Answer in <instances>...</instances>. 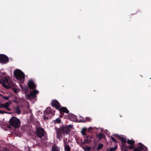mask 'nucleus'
Returning <instances> with one entry per match:
<instances>
[{"mask_svg":"<svg viewBox=\"0 0 151 151\" xmlns=\"http://www.w3.org/2000/svg\"><path fill=\"white\" fill-rule=\"evenodd\" d=\"M73 126V125H69L68 126H65L60 127L59 128H55L57 135V137L60 141L61 140V138L63 135L68 134L69 133L70 129Z\"/></svg>","mask_w":151,"mask_h":151,"instance_id":"obj_1","label":"nucleus"},{"mask_svg":"<svg viewBox=\"0 0 151 151\" xmlns=\"http://www.w3.org/2000/svg\"><path fill=\"white\" fill-rule=\"evenodd\" d=\"M9 123L11 126L16 129H18L20 126L21 122L19 119L13 116L10 119Z\"/></svg>","mask_w":151,"mask_h":151,"instance_id":"obj_2","label":"nucleus"},{"mask_svg":"<svg viewBox=\"0 0 151 151\" xmlns=\"http://www.w3.org/2000/svg\"><path fill=\"white\" fill-rule=\"evenodd\" d=\"M55 111L52 109L51 108L48 107L44 111L43 119L46 120H48L49 117L51 118V117L55 114Z\"/></svg>","mask_w":151,"mask_h":151,"instance_id":"obj_3","label":"nucleus"},{"mask_svg":"<svg viewBox=\"0 0 151 151\" xmlns=\"http://www.w3.org/2000/svg\"><path fill=\"white\" fill-rule=\"evenodd\" d=\"M14 76L17 79L20 80L24 79L25 75L20 70L17 69L14 72Z\"/></svg>","mask_w":151,"mask_h":151,"instance_id":"obj_4","label":"nucleus"},{"mask_svg":"<svg viewBox=\"0 0 151 151\" xmlns=\"http://www.w3.org/2000/svg\"><path fill=\"white\" fill-rule=\"evenodd\" d=\"M46 133L45 129L41 127H38L36 129V135L40 138H41L44 136L45 134Z\"/></svg>","mask_w":151,"mask_h":151,"instance_id":"obj_5","label":"nucleus"},{"mask_svg":"<svg viewBox=\"0 0 151 151\" xmlns=\"http://www.w3.org/2000/svg\"><path fill=\"white\" fill-rule=\"evenodd\" d=\"M39 93V91L34 89L32 91H30V94L26 95L28 99H35L37 97L36 95Z\"/></svg>","mask_w":151,"mask_h":151,"instance_id":"obj_6","label":"nucleus"},{"mask_svg":"<svg viewBox=\"0 0 151 151\" xmlns=\"http://www.w3.org/2000/svg\"><path fill=\"white\" fill-rule=\"evenodd\" d=\"M9 61L8 57L4 54H0V63L5 64Z\"/></svg>","mask_w":151,"mask_h":151,"instance_id":"obj_7","label":"nucleus"},{"mask_svg":"<svg viewBox=\"0 0 151 151\" xmlns=\"http://www.w3.org/2000/svg\"><path fill=\"white\" fill-rule=\"evenodd\" d=\"M12 102L11 101H9L4 104H1L0 106V108H3L6 109L7 111H10L11 109L9 108L10 105L11 104Z\"/></svg>","mask_w":151,"mask_h":151,"instance_id":"obj_8","label":"nucleus"},{"mask_svg":"<svg viewBox=\"0 0 151 151\" xmlns=\"http://www.w3.org/2000/svg\"><path fill=\"white\" fill-rule=\"evenodd\" d=\"M51 104L52 106L55 107L57 110H58L61 106L59 102L56 100H52Z\"/></svg>","mask_w":151,"mask_h":151,"instance_id":"obj_9","label":"nucleus"},{"mask_svg":"<svg viewBox=\"0 0 151 151\" xmlns=\"http://www.w3.org/2000/svg\"><path fill=\"white\" fill-rule=\"evenodd\" d=\"M58 110L60 112V115H62V116L63 115V113H68L69 112V110L66 107H62L60 108H59Z\"/></svg>","mask_w":151,"mask_h":151,"instance_id":"obj_10","label":"nucleus"},{"mask_svg":"<svg viewBox=\"0 0 151 151\" xmlns=\"http://www.w3.org/2000/svg\"><path fill=\"white\" fill-rule=\"evenodd\" d=\"M28 85V87L29 89H35L36 86L32 80L29 81Z\"/></svg>","mask_w":151,"mask_h":151,"instance_id":"obj_11","label":"nucleus"},{"mask_svg":"<svg viewBox=\"0 0 151 151\" xmlns=\"http://www.w3.org/2000/svg\"><path fill=\"white\" fill-rule=\"evenodd\" d=\"M117 137L120 140L122 143H126L127 142L126 139L123 137L119 136L118 135H116Z\"/></svg>","mask_w":151,"mask_h":151,"instance_id":"obj_12","label":"nucleus"},{"mask_svg":"<svg viewBox=\"0 0 151 151\" xmlns=\"http://www.w3.org/2000/svg\"><path fill=\"white\" fill-rule=\"evenodd\" d=\"M51 151H60L59 147L56 145H53L52 147Z\"/></svg>","mask_w":151,"mask_h":151,"instance_id":"obj_13","label":"nucleus"},{"mask_svg":"<svg viewBox=\"0 0 151 151\" xmlns=\"http://www.w3.org/2000/svg\"><path fill=\"white\" fill-rule=\"evenodd\" d=\"M96 137L100 140L105 137V135L102 133H99L98 135H96Z\"/></svg>","mask_w":151,"mask_h":151,"instance_id":"obj_14","label":"nucleus"},{"mask_svg":"<svg viewBox=\"0 0 151 151\" xmlns=\"http://www.w3.org/2000/svg\"><path fill=\"white\" fill-rule=\"evenodd\" d=\"M91 119L90 118L87 117L86 118L85 120H81V121L80 122L83 123H85L86 122V121H88L89 122H90L91 121Z\"/></svg>","mask_w":151,"mask_h":151,"instance_id":"obj_15","label":"nucleus"},{"mask_svg":"<svg viewBox=\"0 0 151 151\" xmlns=\"http://www.w3.org/2000/svg\"><path fill=\"white\" fill-rule=\"evenodd\" d=\"M8 78H9V77H5L4 78L3 80L2 81L3 82L6 83L8 84H9V79Z\"/></svg>","mask_w":151,"mask_h":151,"instance_id":"obj_16","label":"nucleus"},{"mask_svg":"<svg viewBox=\"0 0 151 151\" xmlns=\"http://www.w3.org/2000/svg\"><path fill=\"white\" fill-rule=\"evenodd\" d=\"M127 142L130 145H133L134 144V141L133 140L128 139L127 140Z\"/></svg>","mask_w":151,"mask_h":151,"instance_id":"obj_17","label":"nucleus"},{"mask_svg":"<svg viewBox=\"0 0 151 151\" xmlns=\"http://www.w3.org/2000/svg\"><path fill=\"white\" fill-rule=\"evenodd\" d=\"M61 121V120L59 118H58L56 119L55 120H54L53 121V122L54 123V124H60V123Z\"/></svg>","mask_w":151,"mask_h":151,"instance_id":"obj_18","label":"nucleus"},{"mask_svg":"<svg viewBox=\"0 0 151 151\" xmlns=\"http://www.w3.org/2000/svg\"><path fill=\"white\" fill-rule=\"evenodd\" d=\"M103 145L101 143H99V145H98L97 148H96V150L97 151L99 150H101L102 148H103Z\"/></svg>","mask_w":151,"mask_h":151,"instance_id":"obj_19","label":"nucleus"},{"mask_svg":"<svg viewBox=\"0 0 151 151\" xmlns=\"http://www.w3.org/2000/svg\"><path fill=\"white\" fill-rule=\"evenodd\" d=\"M77 116L74 115L73 114H70L69 115V119L73 118L76 120H77Z\"/></svg>","mask_w":151,"mask_h":151,"instance_id":"obj_20","label":"nucleus"},{"mask_svg":"<svg viewBox=\"0 0 151 151\" xmlns=\"http://www.w3.org/2000/svg\"><path fill=\"white\" fill-rule=\"evenodd\" d=\"M91 140L89 139L88 138H85L84 139V141L83 142L84 143L89 144L91 142Z\"/></svg>","mask_w":151,"mask_h":151,"instance_id":"obj_21","label":"nucleus"},{"mask_svg":"<svg viewBox=\"0 0 151 151\" xmlns=\"http://www.w3.org/2000/svg\"><path fill=\"white\" fill-rule=\"evenodd\" d=\"M87 130V129L86 128H83L82 129L81 131V134L83 135H84L86 134V132Z\"/></svg>","mask_w":151,"mask_h":151,"instance_id":"obj_22","label":"nucleus"},{"mask_svg":"<svg viewBox=\"0 0 151 151\" xmlns=\"http://www.w3.org/2000/svg\"><path fill=\"white\" fill-rule=\"evenodd\" d=\"M64 150L65 151H70L71 148L69 145H68L64 147Z\"/></svg>","mask_w":151,"mask_h":151,"instance_id":"obj_23","label":"nucleus"},{"mask_svg":"<svg viewBox=\"0 0 151 151\" xmlns=\"http://www.w3.org/2000/svg\"><path fill=\"white\" fill-rule=\"evenodd\" d=\"M16 112L18 114H20L21 113V110L18 106H17L16 108Z\"/></svg>","mask_w":151,"mask_h":151,"instance_id":"obj_24","label":"nucleus"},{"mask_svg":"<svg viewBox=\"0 0 151 151\" xmlns=\"http://www.w3.org/2000/svg\"><path fill=\"white\" fill-rule=\"evenodd\" d=\"M142 147H138L137 148H135L133 150V151H141L142 150Z\"/></svg>","mask_w":151,"mask_h":151,"instance_id":"obj_25","label":"nucleus"},{"mask_svg":"<svg viewBox=\"0 0 151 151\" xmlns=\"http://www.w3.org/2000/svg\"><path fill=\"white\" fill-rule=\"evenodd\" d=\"M117 149V146H115L114 147L110 148L109 150L107 151H114Z\"/></svg>","mask_w":151,"mask_h":151,"instance_id":"obj_26","label":"nucleus"},{"mask_svg":"<svg viewBox=\"0 0 151 151\" xmlns=\"http://www.w3.org/2000/svg\"><path fill=\"white\" fill-rule=\"evenodd\" d=\"M1 84L2 86L4 87L5 88H8L9 87V86L6 85V83H2Z\"/></svg>","mask_w":151,"mask_h":151,"instance_id":"obj_27","label":"nucleus"},{"mask_svg":"<svg viewBox=\"0 0 151 151\" xmlns=\"http://www.w3.org/2000/svg\"><path fill=\"white\" fill-rule=\"evenodd\" d=\"M124 143H122V145L121 147V150H122V151H123V149L125 147H127V146Z\"/></svg>","mask_w":151,"mask_h":151,"instance_id":"obj_28","label":"nucleus"},{"mask_svg":"<svg viewBox=\"0 0 151 151\" xmlns=\"http://www.w3.org/2000/svg\"><path fill=\"white\" fill-rule=\"evenodd\" d=\"M142 150L144 151H147L148 149L147 147L144 145H143V147H142Z\"/></svg>","mask_w":151,"mask_h":151,"instance_id":"obj_29","label":"nucleus"},{"mask_svg":"<svg viewBox=\"0 0 151 151\" xmlns=\"http://www.w3.org/2000/svg\"><path fill=\"white\" fill-rule=\"evenodd\" d=\"M67 139H66V140L64 139L63 140V143L64 144V147H65V146H68L67 144H68V143L67 142Z\"/></svg>","mask_w":151,"mask_h":151,"instance_id":"obj_30","label":"nucleus"},{"mask_svg":"<svg viewBox=\"0 0 151 151\" xmlns=\"http://www.w3.org/2000/svg\"><path fill=\"white\" fill-rule=\"evenodd\" d=\"M90 149V147L87 146L84 149V151H89Z\"/></svg>","mask_w":151,"mask_h":151,"instance_id":"obj_31","label":"nucleus"},{"mask_svg":"<svg viewBox=\"0 0 151 151\" xmlns=\"http://www.w3.org/2000/svg\"><path fill=\"white\" fill-rule=\"evenodd\" d=\"M4 113H6V114H10V113L7 112V111L0 110V114H3Z\"/></svg>","mask_w":151,"mask_h":151,"instance_id":"obj_32","label":"nucleus"},{"mask_svg":"<svg viewBox=\"0 0 151 151\" xmlns=\"http://www.w3.org/2000/svg\"><path fill=\"white\" fill-rule=\"evenodd\" d=\"M2 98H3L5 100H8L9 98V97L8 96H3L2 97Z\"/></svg>","mask_w":151,"mask_h":151,"instance_id":"obj_33","label":"nucleus"},{"mask_svg":"<svg viewBox=\"0 0 151 151\" xmlns=\"http://www.w3.org/2000/svg\"><path fill=\"white\" fill-rule=\"evenodd\" d=\"M128 148L130 149H135V147L134 146H133V145H131V146H128Z\"/></svg>","mask_w":151,"mask_h":151,"instance_id":"obj_34","label":"nucleus"},{"mask_svg":"<svg viewBox=\"0 0 151 151\" xmlns=\"http://www.w3.org/2000/svg\"><path fill=\"white\" fill-rule=\"evenodd\" d=\"M111 139L114 142H118L112 136L111 137Z\"/></svg>","mask_w":151,"mask_h":151,"instance_id":"obj_35","label":"nucleus"},{"mask_svg":"<svg viewBox=\"0 0 151 151\" xmlns=\"http://www.w3.org/2000/svg\"><path fill=\"white\" fill-rule=\"evenodd\" d=\"M84 137V138H88V137H89V136L88 135H87V134H86L85 135H83Z\"/></svg>","mask_w":151,"mask_h":151,"instance_id":"obj_36","label":"nucleus"},{"mask_svg":"<svg viewBox=\"0 0 151 151\" xmlns=\"http://www.w3.org/2000/svg\"><path fill=\"white\" fill-rule=\"evenodd\" d=\"M13 91L16 93H17L18 92L17 90L15 89H13Z\"/></svg>","mask_w":151,"mask_h":151,"instance_id":"obj_37","label":"nucleus"},{"mask_svg":"<svg viewBox=\"0 0 151 151\" xmlns=\"http://www.w3.org/2000/svg\"><path fill=\"white\" fill-rule=\"evenodd\" d=\"M128 148H129L128 147H127H127H125L124 148V149H123V150H124V151H125V150H126V151H127V150H128Z\"/></svg>","mask_w":151,"mask_h":151,"instance_id":"obj_38","label":"nucleus"},{"mask_svg":"<svg viewBox=\"0 0 151 151\" xmlns=\"http://www.w3.org/2000/svg\"><path fill=\"white\" fill-rule=\"evenodd\" d=\"M0 73L4 76H5L6 75V73L5 72H0Z\"/></svg>","mask_w":151,"mask_h":151,"instance_id":"obj_39","label":"nucleus"},{"mask_svg":"<svg viewBox=\"0 0 151 151\" xmlns=\"http://www.w3.org/2000/svg\"><path fill=\"white\" fill-rule=\"evenodd\" d=\"M139 145L140 146L139 147H143V145H143L142 143H139Z\"/></svg>","mask_w":151,"mask_h":151,"instance_id":"obj_40","label":"nucleus"},{"mask_svg":"<svg viewBox=\"0 0 151 151\" xmlns=\"http://www.w3.org/2000/svg\"><path fill=\"white\" fill-rule=\"evenodd\" d=\"M93 137L92 136H89V137H88V138H89V139H92L93 138Z\"/></svg>","mask_w":151,"mask_h":151,"instance_id":"obj_41","label":"nucleus"},{"mask_svg":"<svg viewBox=\"0 0 151 151\" xmlns=\"http://www.w3.org/2000/svg\"><path fill=\"white\" fill-rule=\"evenodd\" d=\"M6 150L5 151H9V150L6 148H4V150Z\"/></svg>","mask_w":151,"mask_h":151,"instance_id":"obj_42","label":"nucleus"},{"mask_svg":"<svg viewBox=\"0 0 151 151\" xmlns=\"http://www.w3.org/2000/svg\"><path fill=\"white\" fill-rule=\"evenodd\" d=\"M89 129H92V128L91 127H89Z\"/></svg>","mask_w":151,"mask_h":151,"instance_id":"obj_43","label":"nucleus"},{"mask_svg":"<svg viewBox=\"0 0 151 151\" xmlns=\"http://www.w3.org/2000/svg\"><path fill=\"white\" fill-rule=\"evenodd\" d=\"M0 96H2V97L3 95L2 94L0 93Z\"/></svg>","mask_w":151,"mask_h":151,"instance_id":"obj_44","label":"nucleus"},{"mask_svg":"<svg viewBox=\"0 0 151 151\" xmlns=\"http://www.w3.org/2000/svg\"><path fill=\"white\" fill-rule=\"evenodd\" d=\"M2 83L1 81L0 80V83Z\"/></svg>","mask_w":151,"mask_h":151,"instance_id":"obj_45","label":"nucleus"},{"mask_svg":"<svg viewBox=\"0 0 151 151\" xmlns=\"http://www.w3.org/2000/svg\"><path fill=\"white\" fill-rule=\"evenodd\" d=\"M1 104H2V103H0V106H1Z\"/></svg>","mask_w":151,"mask_h":151,"instance_id":"obj_46","label":"nucleus"},{"mask_svg":"<svg viewBox=\"0 0 151 151\" xmlns=\"http://www.w3.org/2000/svg\"><path fill=\"white\" fill-rule=\"evenodd\" d=\"M125 151H126V150H125Z\"/></svg>","mask_w":151,"mask_h":151,"instance_id":"obj_47","label":"nucleus"}]
</instances>
